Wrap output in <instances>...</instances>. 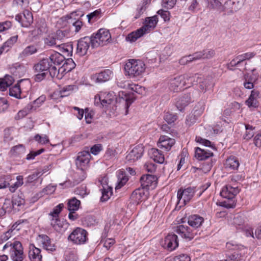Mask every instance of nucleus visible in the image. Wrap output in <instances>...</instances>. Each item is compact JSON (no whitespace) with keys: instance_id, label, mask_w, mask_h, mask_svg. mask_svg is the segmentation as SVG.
Masks as SVG:
<instances>
[{"instance_id":"f257e3e1","label":"nucleus","mask_w":261,"mask_h":261,"mask_svg":"<svg viewBox=\"0 0 261 261\" xmlns=\"http://www.w3.org/2000/svg\"><path fill=\"white\" fill-rule=\"evenodd\" d=\"M33 69L36 72H38L35 76V81L40 82L44 79L46 75L49 74L51 77H56L58 79H60L59 76V70L57 67H51L49 64V61L47 58L42 59L39 63L35 64Z\"/></svg>"},{"instance_id":"f03ea898","label":"nucleus","mask_w":261,"mask_h":261,"mask_svg":"<svg viewBox=\"0 0 261 261\" xmlns=\"http://www.w3.org/2000/svg\"><path fill=\"white\" fill-rule=\"evenodd\" d=\"M157 22L158 17L156 16L147 17L145 19L144 25L136 31L129 33L126 37V40L131 42L136 41L144 34L150 31L151 29H154Z\"/></svg>"},{"instance_id":"7ed1b4c3","label":"nucleus","mask_w":261,"mask_h":261,"mask_svg":"<svg viewBox=\"0 0 261 261\" xmlns=\"http://www.w3.org/2000/svg\"><path fill=\"white\" fill-rule=\"evenodd\" d=\"M238 187L234 188L230 185H226L222 189L220 195L228 199V202L224 201L223 206L227 208H233L236 205V196L239 193Z\"/></svg>"},{"instance_id":"20e7f679","label":"nucleus","mask_w":261,"mask_h":261,"mask_svg":"<svg viewBox=\"0 0 261 261\" xmlns=\"http://www.w3.org/2000/svg\"><path fill=\"white\" fill-rule=\"evenodd\" d=\"M145 69V65L140 60L129 59L124 65V70L130 77L140 75Z\"/></svg>"},{"instance_id":"39448f33","label":"nucleus","mask_w":261,"mask_h":261,"mask_svg":"<svg viewBox=\"0 0 261 261\" xmlns=\"http://www.w3.org/2000/svg\"><path fill=\"white\" fill-rule=\"evenodd\" d=\"M9 248L10 255L13 261H22L24 257L21 243L15 241L13 243L7 242L3 247V250Z\"/></svg>"},{"instance_id":"423d86ee","label":"nucleus","mask_w":261,"mask_h":261,"mask_svg":"<svg viewBox=\"0 0 261 261\" xmlns=\"http://www.w3.org/2000/svg\"><path fill=\"white\" fill-rule=\"evenodd\" d=\"M195 193L194 187H189L185 189L180 188L177 192L178 204L179 207L185 206L193 197Z\"/></svg>"},{"instance_id":"0eeeda50","label":"nucleus","mask_w":261,"mask_h":261,"mask_svg":"<svg viewBox=\"0 0 261 261\" xmlns=\"http://www.w3.org/2000/svg\"><path fill=\"white\" fill-rule=\"evenodd\" d=\"M87 236L88 232L86 230L81 227H76L69 234L68 240L74 244L82 245L87 241Z\"/></svg>"},{"instance_id":"6e6552de","label":"nucleus","mask_w":261,"mask_h":261,"mask_svg":"<svg viewBox=\"0 0 261 261\" xmlns=\"http://www.w3.org/2000/svg\"><path fill=\"white\" fill-rule=\"evenodd\" d=\"M175 231L186 241L192 240L195 236L200 234L199 230L192 229L190 226L182 224L177 226Z\"/></svg>"},{"instance_id":"1a4fd4ad","label":"nucleus","mask_w":261,"mask_h":261,"mask_svg":"<svg viewBox=\"0 0 261 261\" xmlns=\"http://www.w3.org/2000/svg\"><path fill=\"white\" fill-rule=\"evenodd\" d=\"M113 72L110 69H105L91 75L90 80L95 84H102L109 81L112 77Z\"/></svg>"},{"instance_id":"9d476101","label":"nucleus","mask_w":261,"mask_h":261,"mask_svg":"<svg viewBox=\"0 0 261 261\" xmlns=\"http://www.w3.org/2000/svg\"><path fill=\"white\" fill-rule=\"evenodd\" d=\"M186 78V76L184 74L171 79L169 83V89L176 92L183 89L184 86L187 85Z\"/></svg>"},{"instance_id":"9b49d317","label":"nucleus","mask_w":261,"mask_h":261,"mask_svg":"<svg viewBox=\"0 0 261 261\" xmlns=\"http://www.w3.org/2000/svg\"><path fill=\"white\" fill-rule=\"evenodd\" d=\"M178 237L174 233H169L162 242V246L168 250L171 251L178 246Z\"/></svg>"},{"instance_id":"f8f14e48","label":"nucleus","mask_w":261,"mask_h":261,"mask_svg":"<svg viewBox=\"0 0 261 261\" xmlns=\"http://www.w3.org/2000/svg\"><path fill=\"white\" fill-rule=\"evenodd\" d=\"M15 20L19 22L22 27L28 28L33 22V14L29 10H25L22 14L16 15Z\"/></svg>"},{"instance_id":"ddd939ff","label":"nucleus","mask_w":261,"mask_h":261,"mask_svg":"<svg viewBox=\"0 0 261 261\" xmlns=\"http://www.w3.org/2000/svg\"><path fill=\"white\" fill-rule=\"evenodd\" d=\"M144 152V146L139 144L135 147L127 154L126 160L129 163H133L140 159Z\"/></svg>"},{"instance_id":"4468645a","label":"nucleus","mask_w":261,"mask_h":261,"mask_svg":"<svg viewBox=\"0 0 261 261\" xmlns=\"http://www.w3.org/2000/svg\"><path fill=\"white\" fill-rule=\"evenodd\" d=\"M245 0H228L224 4L225 11L229 14L238 11L241 8Z\"/></svg>"},{"instance_id":"2eb2a0df","label":"nucleus","mask_w":261,"mask_h":261,"mask_svg":"<svg viewBox=\"0 0 261 261\" xmlns=\"http://www.w3.org/2000/svg\"><path fill=\"white\" fill-rule=\"evenodd\" d=\"M90 40L89 36L81 38L77 41L76 53L80 56H84L87 54L90 47Z\"/></svg>"},{"instance_id":"dca6fc26","label":"nucleus","mask_w":261,"mask_h":261,"mask_svg":"<svg viewBox=\"0 0 261 261\" xmlns=\"http://www.w3.org/2000/svg\"><path fill=\"white\" fill-rule=\"evenodd\" d=\"M91 158L89 150H83L80 152L77 156L75 164L77 168H86Z\"/></svg>"},{"instance_id":"f3484780","label":"nucleus","mask_w":261,"mask_h":261,"mask_svg":"<svg viewBox=\"0 0 261 261\" xmlns=\"http://www.w3.org/2000/svg\"><path fill=\"white\" fill-rule=\"evenodd\" d=\"M140 180L143 189H149V187H152V188H153L157 184V177L151 174L142 175Z\"/></svg>"},{"instance_id":"a211bd4d","label":"nucleus","mask_w":261,"mask_h":261,"mask_svg":"<svg viewBox=\"0 0 261 261\" xmlns=\"http://www.w3.org/2000/svg\"><path fill=\"white\" fill-rule=\"evenodd\" d=\"M175 140L167 136L163 135L160 137L158 146L161 148H163L168 151L170 150L172 146L175 144Z\"/></svg>"},{"instance_id":"6ab92c4d","label":"nucleus","mask_w":261,"mask_h":261,"mask_svg":"<svg viewBox=\"0 0 261 261\" xmlns=\"http://www.w3.org/2000/svg\"><path fill=\"white\" fill-rule=\"evenodd\" d=\"M99 35V42L97 41L93 42V45L95 46H103L106 44L107 42L111 39V35L108 30L100 29L97 32Z\"/></svg>"},{"instance_id":"aec40b11","label":"nucleus","mask_w":261,"mask_h":261,"mask_svg":"<svg viewBox=\"0 0 261 261\" xmlns=\"http://www.w3.org/2000/svg\"><path fill=\"white\" fill-rule=\"evenodd\" d=\"M119 102L124 105V108L126 109L125 114L126 115L128 113V110L129 106L134 101L135 99L132 96L124 92H119Z\"/></svg>"},{"instance_id":"412c9836","label":"nucleus","mask_w":261,"mask_h":261,"mask_svg":"<svg viewBox=\"0 0 261 261\" xmlns=\"http://www.w3.org/2000/svg\"><path fill=\"white\" fill-rule=\"evenodd\" d=\"M24 82L28 86L30 85V82L28 79H21L19 80L18 83L14 86L10 88L9 89V95L11 96H13L17 98H20V84Z\"/></svg>"},{"instance_id":"4be33fe9","label":"nucleus","mask_w":261,"mask_h":261,"mask_svg":"<svg viewBox=\"0 0 261 261\" xmlns=\"http://www.w3.org/2000/svg\"><path fill=\"white\" fill-rule=\"evenodd\" d=\"M246 249L244 248H240L233 251L228 256L230 261H245Z\"/></svg>"},{"instance_id":"5701e85b","label":"nucleus","mask_w":261,"mask_h":261,"mask_svg":"<svg viewBox=\"0 0 261 261\" xmlns=\"http://www.w3.org/2000/svg\"><path fill=\"white\" fill-rule=\"evenodd\" d=\"M213 155V153L210 150H206L198 147L195 148V156L198 160H208Z\"/></svg>"},{"instance_id":"b1692460","label":"nucleus","mask_w":261,"mask_h":261,"mask_svg":"<svg viewBox=\"0 0 261 261\" xmlns=\"http://www.w3.org/2000/svg\"><path fill=\"white\" fill-rule=\"evenodd\" d=\"M50 221V225L58 232H61L63 230L66 229L68 225L66 220H61L59 217L52 218Z\"/></svg>"},{"instance_id":"393cba45","label":"nucleus","mask_w":261,"mask_h":261,"mask_svg":"<svg viewBox=\"0 0 261 261\" xmlns=\"http://www.w3.org/2000/svg\"><path fill=\"white\" fill-rule=\"evenodd\" d=\"M51 67H56V66L61 65L65 60L64 55L58 52H55L48 58H46Z\"/></svg>"},{"instance_id":"a878e982","label":"nucleus","mask_w":261,"mask_h":261,"mask_svg":"<svg viewBox=\"0 0 261 261\" xmlns=\"http://www.w3.org/2000/svg\"><path fill=\"white\" fill-rule=\"evenodd\" d=\"M203 218L197 215H191L189 217L188 223L192 229L199 230L198 228L203 222Z\"/></svg>"},{"instance_id":"bb28decb","label":"nucleus","mask_w":261,"mask_h":261,"mask_svg":"<svg viewBox=\"0 0 261 261\" xmlns=\"http://www.w3.org/2000/svg\"><path fill=\"white\" fill-rule=\"evenodd\" d=\"M29 257L31 261H41L42 256L41 250L36 247L34 244L30 245Z\"/></svg>"},{"instance_id":"cd10ccee","label":"nucleus","mask_w":261,"mask_h":261,"mask_svg":"<svg viewBox=\"0 0 261 261\" xmlns=\"http://www.w3.org/2000/svg\"><path fill=\"white\" fill-rule=\"evenodd\" d=\"M38 237L41 240L44 249L51 252L56 250V247L54 244L51 243V240L48 236L44 234H39Z\"/></svg>"},{"instance_id":"c85d7f7f","label":"nucleus","mask_w":261,"mask_h":261,"mask_svg":"<svg viewBox=\"0 0 261 261\" xmlns=\"http://www.w3.org/2000/svg\"><path fill=\"white\" fill-rule=\"evenodd\" d=\"M149 154L151 159L154 162L162 164L164 163L165 158L161 151L155 148H151L149 151Z\"/></svg>"},{"instance_id":"c756f323","label":"nucleus","mask_w":261,"mask_h":261,"mask_svg":"<svg viewBox=\"0 0 261 261\" xmlns=\"http://www.w3.org/2000/svg\"><path fill=\"white\" fill-rule=\"evenodd\" d=\"M144 194L143 189L138 188L134 191L130 197L133 203L135 205L139 204L142 201V198Z\"/></svg>"},{"instance_id":"7c9ffc66","label":"nucleus","mask_w":261,"mask_h":261,"mask_svg":"<svg viewBox=\"0 0 261 261\" xmlns=\"http://www.w3.org/2000/svg\"><path fill=\"white\" fill-rule=\"evenodd\" d=\"M191 101V97L189 94H185L179 97L176 101V107L180 111H182L184 108L187 106Z\"/></svg>"},{"instance_id":"2f4dec72","label":"nucleus","mask_w":261,"mask_h":261,"mask_svg":"<svg viewBox=\"0 0 261 261\" xmlns=\"http://www.w3.org/2000/svg\"><path fill=\"white\" fill-rule=\"evenodd\" d=\"M259 92L258 90H253L249 98L246 100L245 103L249 107L256 108L257 107L256 98L259 96Z\"/></svg>"},{"instance_id":"473e14b6","label":"nucleus","mask_w":261,"mask_h":261,"mask_svg":"<svg viewBox=\"0 0 261 261\" xmlns=\"http://www.w3.org/2000/svg\"><path fill=\"white\" fill-rule=\"evenodd\" d=\"M239 165V160L235 156H230L226 160L225 164L226 168L231 170L237 169Z\"/></svg>"},{"instance_id":"72a5a7b5","label":"nucleus","mask_w":261,"mask_h":261,"mask_svg":"<svg viewBox=\"0 0 261 261\" xmlns=\"http://www.w3.org/2000/svg\"><path fill=\"white\" fill-rule=\"evenodd\" d=\"M199 87L203 92L211 90L214 85L213 81L211 78L206 79L201 82H199Z\"/></svg>"},{"instance_id":"f704fd0d","label":"nucleus","mask_w":261,"mask_h":261,"mask_svg":"<svg viewBox=\"0 0 261 261\" xmlns=\"http://www.w3.org/2000/svg\"><path fill=\"white\" fill-rule=\"evenodd\" d=\"M85 169V168H77V170L73 174V179L75 180V184H79L85 179L86 177Z\"/></svg>"},{"instance_id":"c9c22d12","label":"nucleus","mask_w":261,"mask_h":261,"mask_svg":"<svg viewBox=\"0 0 261 261\" xmlns=\"http://www.w3.org/2000/svg\"><path fill=\"white\" fill-rule=\"evenodd\" d=\"M81 201L75 197H72L68 200L67 202V209L69 211H77L80 207Z\"/></svg>"},{"instance_id":"e433bc0d","label":"nucleus","mask_w":261,"mask_h":261,"mask_svg":"<svg viewBox=\"0 0 261 261\" xmlns=\"http://www.w3.org/2000/svg\"><path fill=\"white\" fill-rule=\"evenodd\" d=\"M25 148L22 144H19L12 148L10 153L13 156H19L24 153Z\"/></svg>"},{"instance_id":"4c0bfd02","label":"nucleus","mask_w":261,"mask_h":261,"mask_svg":"<svg viewBox=\"0 0 261 261\" xmlns=\"http://www.w3.org/2000/svg\"><path fill=\"white\" fill-rule=\"evenodd\" d=\"M185 76H186V82H188V84L194 85L200 82L201 77L200 75L197 73H188L185 74Z\"/></svg>"},{"instance_id":"58836bf2","label":"nucleus","mask_w":261,"mask_h":261,"mask_svg":"<svg viewBox=\"0 0 261 261\" xmlns=\"http://www.w3.org/2000/svg\"><path fill=\"white\" fill-rule=\"evenodd\" d=\"M208 3L209 8L217 10L220 12L225 11L224 5L222 6L218 0H208Z\"/></svg>"},{"instance_id":"ea45409f","label":"nucleus","mask_w":261,"mask_h":261,"mask_svg":"<svg viewBox=\"0 0 261 261\" xmlns=\"http://www.w3.org/2000/svg\"><path fill=\"white\" fill-rule=\"evenodd\" d=\"M233 224L237 229H243L245 227L244 217L239 215L235 216L233 218Z\"/></svg>"},{"instance_id":"a19ab883","label":"nucleus","mask_w":261,"mask_h":261,"mask_svg":"<svg viewBox=\"0 0 261 261\" xmlns=\"http://www.w3.org/2000/svg\"><path fill=\"white\" fill-rule=\"evenodd\" d=\"M75 67V64L73 62V60L71 58H68L65 60L64 63L61 67L63 69L64 71L68 72L74 69Z\"/></svg>"},{"instance_id":"79ce46f5","label":"nucleus","mask_w":261,"mask_h":261,"mask_svg":"<svg viewBox=\"0 0 261 261\" xmlns=\"http://www.w3.org/2000/svg\"><path fill=\"white\" fill-rule=\"evenodd\" d=\"M35 28L37 29L38 34L47 32L46 24L44 19H38L36 23Z\"/></svg>"},{"instance_id":"37998d69","label":"nucleus","mask_w":261,"mask_h":261,"mask_svg":"<svg viewBox=\"0 0 261 261\" xmlns=\"http://www.w3.org/2000/svg\"><path fill=\"white\" fill-rule=\"evenodd\" d=\"M60 51L65 55L69 56L72 55L73 46L71 44H60L58 45Z\"/></svg>"},{"instance_id":"c03bdc74","label":"nucleus","mask_w":261,"mask_h":261,"mask_svg":"<svg viewBox=\"0 0 261 261\" xmlns=\"http://www.w3.org/2000/svg\"><path fill=\"white\" fill-rule=\"evenodd\" d=\"M37 51V48L34 45H29L25 47L21 53L23 56L27 57L32 55Z\"/></svg>"},{"instance_id":"a18cd8bd","label":"nucleus","mask_w":261,"mask_h":261,"mask_svg":"<svg viewBox=\"0 0 261 261\" xmlns=\"http://www.w3.org/2000/svg\"><path fill=\"white\" fill-rule=\"evenodd\" d=\"M64 207L63 203H60L57 206L55 207L53 211L49 214V216H51L52 218H56L59 217V215L61 212L62 208Z\"/></svg>"},{"instance_id":"49530a36","label":"nucleus","mask_w":261,"mask_h":261,"mask_svg":"<svg viewBox=\"0 0 261 261\" xmlns=\"http://www.w3.org/2000/svg\"><path fill=\"white\" fill-rule=\"evenodd\" d=\"M109 193L110 195L112 193V189L111 188H108L107 189L103 188L101 189L102 196L100 198L101 201L102 202L107 201L110 198Z\"/></svg>"},{"instance_id":"de8ad7c7","label":"nucleus","mask_w":261,"mask_h":261,"mask_svg":"<svg viewBox=\"0 0 261 261\" xmlns=\"http://www.w3.org/2000/svg\"><path fill=\"white\" fill-rule=\"evenodd\" d=\"M45 43L50 46H56L58 47V45H60V43L57 39V38L54 36H48L45 41Z\"/></svg>"},{"instance_id":"09e8293b","label":"nucleus","mask_w":261,"mask_h":261,"mask_svg":"<svg viewBox=\"0 0 261 261\" xmlns=\"http://www.w3.org/2000/svg\"><path fill=\"white\" fill-rule=\"evenodd\" d=\"M177 116L176 114L167 112L165 116L164 120L168 123L172 124L177 119Z\"/></svg>"},{"instance_id":"8fccbe9b","label":"nucleus","mask_w":261,"mask_h":261,"mask_svg":"<svg viewBox=\"0 0 261 261\" xmlns=\"http://www.w3.org/2000/svg\"><path fill=\"white\" fill-rule=\"evenodd\" d=\"M255 54L253 53H247L237 57V60H239V62L242 63L246 60H249L253 57Z\"/></svg>"},{"instance_id":"3c124183","label":"nucleus","mask_w":261,"mask_h":261,"mask_svg":"<svg viewBox=\"0 0 261 261\" xmlns=\"http://www.w3.org/2000/svg\"><path fill=\"white\" fill-rule=\"evenodd\" d=\"M12 203L13 206L17 205L19 206L24 204L25 200L19 196H16L13 197Z\"/></svg>"},{"instance_id":"603ef678","label":"nucleus","mask_w":261,"mask_h":261,"mask_svg":"<svg viewBox=\"0 0 261 261\" xmlns=\"http://www.w3.org/2000/svg\"><path fill=\"white\" fill-rule=\"evenodd\" d=\"M22 67L20 65L16 64L14 65H13L10 68L11 73L14 76H17L19 75L20 72L21 71Z\"/></svg>"},{"instance_id":"864d4df0","label":"nucleus","mask_w":261,"mask_h":261,"mask_svg":"<svg viewBox=\"0 0 261 261\" xmlns=\"http://www.w3.org/2000/svg\"><path fill=\"white\" fill-rule=\"evenodd\" d=\"M196 141L197 142L202 144L205 146L211 147L212 148H215V147L212 146L211 142L209 140L203 139L201 137L197 136L196 137Z\"/></svg>"},{"instance_id":"5fc2aeb1","label":"nucleus","mask_w":261,"mask_h":261,"mask_svg":"<svg viewBox=\"0 0 261 261\" xmlns=\"http://www.w3.org/2000/svg\"><path fill=\"white\" fill-rule=\"evenodd\" d=\"M190 257L186 254H181L175 256L173 259L170 261H190Z\"/></svg>"},{"instance_id":"6e6d98bb","label":"nucleus","mask_w":261,"mask_h":261,"mask_svg":"<svg viewBox=\"0 0 261 261\" xmlns=\"http://www.w3.org/2000/svg\"><path fill=\"white\" fill-rule=\"evenodd\" d=\"M157 13L161 16L165 21L170 20V12L168 11L161 9L159 10Z\"/></svg>"},{"instance_id":"4d7b16f0","label":"nucleus","mask_w":261,"mask_h":261,"mask_svg":"<svg viewBox=\"0 0 261 261\" xmlns=\"http://www.w3.org/2000/svg\"><path fill=\"white\" fill-rule=\"evenodd\" d=\"M212 159L207 160L206 162L204 163L202 166V169L204 172H207L210 171L213 166Z\"/></svg>"},{"instance_id":"13d9d810","label":"nucleus","mask_w":261,"mask_h":261,"mask_svg":"<svg viewBox=\"0 0 261 261\" xmlns=\"http://www.w3.org/2000/svg\"><path fill=\"white\" fill-rule=\"evenodd\" d=\"M203 59H208L213 57L215 55V51L213 49H205L202 50Z\"/></svg>"},{"instance_id":"bf43d9fd","label":"nucleus","mask_w":261,"mask_h":261,"mask_svg":"<svg viewBox=\"0 0 261 261\" xmlns=\"http://www.w3.org/2000/svg\"><path fill=\"white\" fill-rule=\"evenodd\" d=\"M102 146L101 144H96L90 148V152L94 155H97L102 150Z\"/></svg>"},{"instance_id":"052dcab7","label":"nucleus","mask_w":261,"mask_h":261,"mask_svg":"<svg viewBox=\"0 0 261 261\" xmlns=\"http://www.w3.org/2000/svg\"><path fill=\"white\" fill-rule=\"evenodd\" d=\"M177 0H163V5L167 9H171L176 4Z\"/></svg>"},{"instance_id":"680f3d73","label":"nucleus","mask_w":261,"mask_h":261,"mask_svg":"<svg viewBox=\"0 0 261 261\" xmlns=\"http://www.w3.org/2000/svg\"><path fill=\"white\" fill-rule=\"evenodd\" d=\"M17 35L11 37L10 39H9L7 41H6L4 43L5 46H6L7 48L9 49L17 41Z\"/></svg>"},{"instance_id":"e2e57ef3","label":"nucleus","mask_w":261,"mask_h":261,"mask_svg":"<svg viewBox=\"0 0 261 261\" xmlns=\"http://www.w3.org/2000/svg\"><path fill=\"white\" fill-rule=\"evenodd\" d=\"M190 58H191L192 62L200 59H203V54L202 53V51L195 53L192 55H190Z\"/></svg>"},{"instance_id":"0e129e2a","label":"nucleus","mask_w":261,"mask_h":261,"mask_svg":"<svg viewBox=\"0 0 261 261\" xmlns=\"http://www.w3.org/2000/svg\"><path fill=\"white\" fill-rule=\"evenodd\" d=\"M67 33L66 31L59 30L54 35L57 40L60 42L64 37L66 36Z\"/></svg>"},{"instance_id":"69168bd1","label":"nucleus","mask_w":261,"mask_h":261,"mask_svg":"<svg viewBox=\"0 0 261 261\" xmlns=\"http://www.w3.org/2000/svg\"><path fill=\"white\" fill-rule=\"evenodd\" d=\"M34 138L37 141L42 144H46L49 142V139L46 135L41 136L37 134L35 136Z\"/></svg>"},{"instance_id":"338daca9","label":"nucleus","mask_w":261,"mask_h":261,"mask_svg":"<svg viewBox=\"0 0 261 261\" xmlns=\"http://www.w3.org/2000/svg\"><path fill=\"white\" fill-rule=\"evenodd\" d=\"M100 12L101 11L100 10H96L87 15V17L88 18L89 22H90L92 19H96L100 14Z\"/></svg>"},{"instance_id":"774afa93","label":"nucleus","mask_w":261,"mask_h":261,"mask_svg":"<svg viewBox=\"0 0 261 261\" xmlns=\"http://www.w3.org/2000/svg\"><path fill=\"white\" fill-rule=\"evenodd\" d=\"M71 22L72 23L73 27H74L75 28V32H79L83 25V22L80 20H76Z\"/></svg>"}]
</instances>
